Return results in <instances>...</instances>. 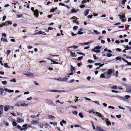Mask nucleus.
<instances>
[{"instance_id":"obj_4","label":"nucleus","mask_w":131,"mask_h":131,"mask_svg":"<svg viewBox=\"0 0 131 131\" xmlns=\"http://www.w3.org/2000/svg\"><path fill=\"white\" fill-rule=\"evenodd\" d=\"M112 72V70L111 69H109L107 72H106L105 73V74H106L107 73V76H106V78L107 79L109 78L110 77V74H111Z\"/></svg>"},{"instance_id":"obj_34","label":"nucleus","mask_w":131,"mask_h":131,"mask_svg":"<svg viewBox=\"0 0 131 131\" xmlns=\"http://www.w3.org/2000/svg\"><path fill=\"white\" fill-rule=\"evenodd\" d=\"M8 63H5L4 64V66L5 67H6L7 68H10V67L7 65Z\"/></svg>"},{"instance_id":"obj_1","label":"nucleus","mask_w":131,"mask_h":131,"mask_svg":"<svg viewBox=\"0 0 131 131\" xmlns=\"http://www.w3.org/2000/svg\"><path fill=\"white\" fill-rule=\"evenodd\" d=\"M4 90L6 92H8L9 93L13 92H14V90H9L7 88H5L4 89L0 88V95H2L4 92Z\"/></svg>"},{"instance_id":"obj_38","label":"nucleus","mask_w":131,"mask_h":131,"mask_svg":"<svg viewBox=\"0 0 131 131\" xmlns=\"http://www.w3.org/2000/svg\"><path fill=\"white\" fill-rule=\"evenodd\" d=\"M78 47V46H72L70 47H69V48H72L73 47L74 49H76Z\"/></svg>"},{"instance_id":"obj_44","label":"nucleus","mask_w":131,"mask_h":131,"mask_svg":"<svg viewBox=\"0 0 131 131\" xmlns=\"http://www.w3.org/2000/svg\"><path fill=\"white\" fill-rule=\"evenodd\" d=\"M122 59L125 63H128V61L127 60H125V59L124 58H122Z\"/></svg>"},{"instance_id":"obj_6","label":"nucleus","mask_w":131,"mask_h":131,"mask_svg":"<svg viewBox=\"0 0 131 131\" xmlns=\"http://www.w3.org/2000/svg\"><path fill=\"white\" fill-rule=\"evenodd\" d=\"M69 76L68 75L67 76H65L64 78H61L59 77V81H64L68 79L69 78Z\"/></svg>"},{"instance_id":"obj_10","label":"nucleus","mask_w":131,"mask_h":131,"mask_svg":"<svg viewBox=\"0 0 131 131\" xmlns=\"http://www.w3.org/2000/svg\"><path fill=\"white\" fill-rule=\"evenodd\" d=\"M21 106L22 107H27L28 106V104L25 103V102H21Z\"/></svg>"},{"instance_id":"obj_20","label":"nucleus","mask_w":131,"mask_h":131,"mask_svg":"<svg viewBox=\"0 0 131 131\" xmlns=\"http://www.w3.org/2000/svg\"><path fill=\"white\" fill-rule=\"evenodd\" d=\"M105 121L106 122V124L107 126H108L110 125H111V123L108 121V119H107L106 121Z\"/></svg>"},{"instance_id":"obj_52","label":"nucleus","mask_w":131,"mask_h":131,"mask_svg":"<svg viewBox=\"0 0 131 131\" xmlns=\"http://www.w3.org/2000/svg\"><path fill=\"white\" fill-rule=\"evenodd\" d=\"M127 1L126 0H123L122 2V4H124Z\"/></svg>"},{"instance_id":"obj_37","label":"nucleus","mask_w":131,"mask_h":131,"mask_svg":"<svg viewBox=\"0 0 131 131\" xmlns=\"http://www.w3.org/2000/svg\"><path fill=\"white\" fill-rule=\"evenodd\" d=\"M95 112H94V110L93 109L90 110L89 112V113H93L94 114H95Z\"/></svg>"},{"instance_id":"obj_19","label":"nucleus","mask_w":131,"mask_h":131,"mask_svg":"<svg viewBox=\"0 0 131 131\" xmlns=\"http://www.w3.org/2000/svg\"><path fill=\"white\" fill-rule=\"evenodd\" d=\"M92 42L90 41L88 42H86L85 43H81L80 44L82 45H87L89 44L90 43H91Z\"/></svg>"},{"instance_id":"obj_14","label":"nucleus","mask_w":131,"mask_h":131,"mask_svg":"<svg viewBox=\"0 0 131 131\" xmlns=\"http://www.w3.org/2000/svg\"><path fill=\"white\" fill-rule=\"evenodd\" d=\"M21 102H19L17 103H16L15 104V106H21Z\"/></svg>"},{"instance_id":"obj_8","label":"nucleus","mask_w":131,"mask_h":131,"mask_svg":"<svg viewBox=\"0 0 131 131\" xmlns=\"http://www.w3.org/2000/svg\"><path fill=\"white\" fill-rule=\"evenodd\" d=\"M34 15L37 17L39 15L38 11L37 9L35 10L34 12Z\"/></svg>"},{"instance_id":"obj_58","label":"nucleus","mask_w":131,"mask_h":131,"mask_svg":"<svg viewBox=\"0 0 131 131\" xmlns=\"http://www.w3.org/2000/svg\"><path fill=\"white\" fill-rule=\"evenodd\" d=\"M116 51L118 52H121V49L119 48H117L116 49Z\"/></svg>"},{"instance_id":"obj_54","label":"nucleus","mask_w":131,"mask_h":131,"mask_svg":"<svg viewBox=\"0 0 131 131\" xmlns=\"http://www.w3.org/2000/svg\"><path fill=\"white\" fill-rule=\"evenodd\" d=\"M6 18V17L5 16V15L3 17L2 21H3L4 20H5Z\"/></svg>"},{"instance_id":"obj_48","label":"nucleus","mask_w":131,"mask_h":131,"mask_svg":"<svg viewBox=\"0 0 131 131\" xmlns=\"http://www.w3.org/2000/svg\"><path fill=\"white\" fill-rule=\"evenodd\" d=\"M117 97L119 98L120 99L124 100V98L122 97H121L119 96H117Z\"/></svg>"},{"instance_id":"obj_22","label":"nucleus","mask_w":131,"mask_h":131,"mask_svg":"<svg viewBox=\"0 0 131 131\" xmlns=\"http://www.w3.org/2000/svg\"><path fill=\"white\" fill-rule=\"evenodd\" d=\"M21 95H18L16 96L15 98L14 99V101H16L21 96Z\"/></svg>"},{"instance_id":"obj_12","label":"nucleus","mask_w":131,"mask_h":131,"mask_svg":"<svg viewBox=\"0 0 131 131\" xmlns=\"http://www.w3.org/2000/svg\"><path fill=\"white\" fill-rule=\"evenodd\" d=\"M1 41H3L4 42H8L7 39L5 38H3L2 37L1 38Z\"/></svg>"},{"instance_id":"obj_23","label":"nucleus","mask_w":131,"mask_h":131,"mask_svg":"<svg viewBox=\"0 0 131 131\" xmlns=\"http://www.w3.org/2000/svg\"><path fill=\"white\" fill-rule=\"evenodd\" d=\"M46 101L47 103H48L50 104H53L52 102L49 100L46 99Z\"/></svg>"},{"instance_id":"obj_18","label":"nucleus","mask_w":131,"mask_h":131,"mask_svg":"<svg viewBox=\"0 0 131 131\" xmlns=\"http://www.w3.org/2000/svg\"><path fill=\"white\" fill-rule=\"evenodd\" d=\"M37 123V120H33L31 122V124L33 125H35Z\"/></svg>"},{"instance_id":"obj_33","label":"nucleus","mask_w":131,"mask_h":131,"mask_svg":"<svg viewBox=\"0 0 131 131\" xmlns=\"http://www.w3.org/2000/svg\"><path fill=\"white\" fill-rule=\"evenodd\" d=\"M57 9V7H55L54 8H53L52 9H51L50 12H54V11L56 10Z\"/></svg>"},{"instance_id":"obj_35","label":"nucleus","mask_w":131,"mask_h":131,"mask_svg":"<svg viewBox=\"0 0 131 131\" xmlns=\"http://www.w3.org/2000/svg\"><path fill=\"white\" fill-rule=\"evenodd\" d=\"M2 83L3 85H5L7 84V81H2Z\"/></svg>"},{"instance_id":"obj_9","label":"nucleus","mask_w":131,"mask_h":131,"mask_svg":"<svg viewBox=\"0 0 131 131\" xmlns=\"http://www.w3.org/2000/svg\"><path fill=\"white\" fill-rule=\"evenodd\" d=\"M11 107L9 105L5 106L4 107V110L5 111H7L8 110L10 109Z\"/></svg>"},{"instance_id":"obj_61","label":"nucleus","mask_w":131,"mask_h":131,"mask_svg":"<svg viewBox=\"0 0 131 131\" xmlns=\"http://www.w3.org/2000/svg\"><path fill=\"white\" fill-rule=\"evenodd\" d=\"M83 33V32H81V31H78L77 33V34H78L81 35Z\"/></svg>"},{"instance_id":"obj_64","label":"nucleus","mask_w":131,"mask_h":131,"mask_svg":"<svg viewBox=\"0 0 131 131\" xmlns=\"http://www.w3.org/2000/svg\"><path fill=\"white\" fill-rule=\"evenodd\" d=\"M87 2L86 0H83L82 2V4H84Z\"/></svg>"},{"instance_id":"obj_59","label":"nucleus","mask_w":131,"mask_h":131,"mask_svg":"<svg viewBox=\"0 0 131 131\" xmlns=\"http://www.w3.org/2000/svg\"><path fill=\"white\" fill-rule=\"evenodd\" d=\"M74 81V79H73L69 81V82L70 83H72V82H73Z\"/></svg>"},{"instance_id":"obj_42","label":"nucleus","mask_w":131,"mask_h":131,"mask_svg":"<svg viewBox=\"0 0 131 131\" xmlns=\"http://www.w3.org/2000/svg\"><path fill=\"white\" fill-rule=\"evenodd\" d=\"M72 113L73 114H74L75 115H77V114L78 112L76 111H74L72 112Z\"/></svg>"},{"instance_id":"obj_28","label":"nucleus","mask_w":131,"mask_h":131,"mask_svg":"<svg viewBox=\"0 0 131 131\" xmlns=\"http://www.w3.org/2000/svg\"><path fill=\"white\" fill-rule=\"evenodd\" d=\"M110 88L112 89H117V87L115 85H113L112 86H110Z\"/></svg>"},{"instance_id":"obj_41","label":"nucleus","mask_w":131,"mask_h":131,"mask_svg":"<svg viewBox=\"0 0 131 131\" xmlns=\"http://www.w3.org/2000/svg\"><path fill=\"white\" fill-rule=\"evenodd\" d=\"M93 102L95 104H97V105H100V104L99 103L98 101H93Z\"/></svg>"},{"instance_id":"obj_24","label":"nucleus","mask_w":131,"mask_h":131,"mask_svg":"<svg viewBox=\"0 0 131 131\" xmlns=\"http://www.w3.org/2000/svg\"><path fill=\"white\" fill-rule=\"evenodd\" d=\"M27 124H25L23 125L22 126L23 128V130H26L27 129Z\"/></svg>"},{"instance_id":"obj_63","label":"nucleus","mask_w":131,"mask_h":131,"mask_svg":"<svg viewBox=\"0 0 131 131\" xmlns=\"http://www.w3.org/2000/svg\"><path fill=\"white\" fill-rule=\"evenodd\" d=\"M29 93V92L27 91V92H26L24 93V94H28Z\"/></svg>"},{"instance_id":"obj_17","label":"nucleus","mask_w":131,"mask_h":131,"mask_svg":"<svg viewBox=\"0 0 131 131\" xmlns=\"http://www.w3.org/2000/svg\"><path fill=\"white\" fill-rule=\"evenodd\" d=\"M126 91L127 92L131 93V88H127L126 89Z\"/></svg>"},{"instance_id":"obj_11","label":"nucleus","mask_w":131,"mask_h":131,"mask_svg":"<svg viewBox=\"0 0 131 131\" xmlns=\"http://www.w3.org/2000/svg\"><path fill=\"white\" fill-rule=\"evenodd\" d=\"M48 118L49 119L53 120L55 119L56 118L52 115H49L48 116Z\"/></svg>"},{"instance_id":"obj_15","label":"nucleus","mask_w":131,"mask_h":131,"mask_svg":"<svg viewBox=\"0 0 131 131\" xmlns=\"http://www.w3.org/2000/svg\"><path fill=\"white\" fill-rule=\"evenodd\" d=\"M17 121L18 122L20 123L24 122V120L23 119H21L19 117L17 118Z\"/></svg>"},{"instance_id":"obj_39","label":"nucleus","mask_w":131,"mask_h":131,"mask_svg":"<svg viewBox=\"0 0 131 131\" xmlns=\"http://www.w3.org/2000/svg\"><path fill=\"white\" fill-rule=\"evenodd\" d=\"M51 61L52 62H53V63H51V64H58V62L55 61H54L53 60H51Z\"/></svg>"},{"instance_id":"obj_47","label":"nucleus","mask_w":131,"mask_h":131,"mask_svg":"<svg viewBox=\"0 0 131 131\" xmlns=\"http://www.w3.org/2000/svg\"><path fill=\"white\" fill-rule=\"evenodd\" d=\"M4 123L5 124V125L6 126H8L9 125V124L7 122L4 121Z\"/></svg>"},{"instance_id":"obj_3","label":"nucleus","mask_w":131,"mask_h":131,"mask_svg":"<svg viewBox=\"0 0 131 131\" xmlns=\"http://www.w3.org/2000/svg\"><path fill=\"white\" fill-rule=\"evenodd\" d=\"M125 13L123 14L122 15H119L118 16L120 18L122 22H124L126 21V20L124 18H125Z\"/></svg>"},{"instance_id":"obj_43","label":"nucleus","mask_w":131,"mask_h":131,"mask_svg":"<svg viewBox=\"0 0 131 131\" xmlns=\"http://www.w3.org/2000/svg\"><path fill=\"white\" fill-rule=\"evenodd\" d=\"M93 31L95 33H96L97 34H99L100 33L99 32H98L97 31V30H94Z\"/></svg>"},{"instance_id":"obj_46","label":"nucleus","mask_w":131,"mask_h":131,"mask_svg":"<svg viewBox=\"0 0 131 131\" xmlns=\"http://www.w3.org/2000/svg\"><path fill=\"white\" fill-rule=\"evenodd\" d=\"M130 97V95H125L124 96L125 98H126V99H127L128 98H129Z\"/></svg>"},{"instance_id":"obj_7","label":"nucleus","mask_w":131,"mask_h":131,"mask_svg":"<svg viewBox=\"0 0 131 131\" xmlns=\"http://www.w3.org/2000/svg\"><path fill=\"white\" fill-rule=\"evenodd\" d=\"M50 91L51 92H66V91L64 90H51Z\"/></svg>"},{"instance_id":"obj_51","label":"nucleus","mask_w":131,"mask_h":131,"mask_svg":"<svg viewBox=\"0 0 131 131\" xmlns=\"http://www.w3.org/2000/svg\"><path fill=\"white\" fill-rule=\"evenodd\" d=\"M108 108H109L112 109H115V108L114 107L111 106H109L108 107Z\"/></svg>"},{"instance_id":"obj_21","label":"nucleus","mask_w":131,"mask_h":131,"mask_svg":"<svg viewBox=\"0 0 131 131\" xmlns=\"http://www.w3.org/2000/svg\"><path fill=\"white\" fill-rule=\"evenodd\" d=\"M90 10L86 9L85 10L84 12V15L85 16H86L88 14V13L89 12V11Z\"/></svg>"},{"instance_id":"obj_50","label":"nucleus","mask_w":131,"mask_h":131,"mask_svg":"<svg viewBox=\"0 0 131 131\" xmlns=\"http://www.w3.org/2000/svg\"><path fill=\"white\" fill-rule=\"evenodd\" d=\"M75 23L78 24H79V22L78 20L76 19H75L73 21Z\"/></svg>"},{"instance_id":"obj_53","label":"nucleus","mask_w":131,"mask_h":131,"mask_svg":"<svg viewBox=\"0 0 131 131\" xmlns=\"http://www.w3.org/2000/svg\"><path fill=\"white\" fill-rule=\"evenodd\" d=\"M78 28V27L77 26H74L73 27V29L74 30H76Z\"/></svg>"},{"instance_id":"obj_55","label":"nucleus","mask_w":131,"mask_h":131,"mask_svg":"<svg viewBox=\"0 0 131 131\" xmlns=\"http://www.w3.org/2000/svg\"><path fill=\"white\" fill-rule=\"evenodd\" d=\"M112 56V54H111L110 53H108L107 54V56L108 57H110L111 56Z\"/></svg>"},{"instance_id":"obj_5","label":"nucleus","mask_w":131,"mask_h":131,"mask_svg":"<svg viewBox=\"0 0 131 131\" xmlns=\"http://www.w3.org/2000/svg\"><path fill=\"white\" fill-rule=\"evenodd\" d=\"M23 74L26 75L27 77H30L32 78L34 77L33 73L31 72H28L27 73H24Z\"/></svg>"},{"instance_id":"obj_60","label":"nucleus","mask_w":131,"mask_h":131,"mask_svg":"<svg viewBox=\"0 0 131 131\" xmlns=\"http://www.w3.org/2000/svg\"><path fill=\"white\" fill-rule=\"evenodd\" d=\"M17 16L18 18H20V17H21L22 16V14H20V15L17 14Z\"/></svg>"},{"instance_id":"obj_30","label":"nucleus","mask_w":131,"mask_h":131,"mask_svg":"<svg viewBox=\"0 0 131 131\" xmlns=\"http://www.w3.org/2000/svg\"><path fill=\"white\" fill-rule=\"evenodd\" d=\"M100 77L101 78H106V77H105L104 74H101L100 75Z\"/></svg>"},{"instance_id":"obj_31","label":"nucleus","mask_w":131,"mask_h":131,"mask_svg":"<svg viewBox=\"0 0 131 131\" xmlns=\"http://www.w3.org/2000/svg\"><path fill=\"white\" fill-rule=\"evenodd\" d=\"M77 10H75L74 8H73L71 10V12L72 13H76L77 12Z\"/></svg>"},{"instance_id":"obj_27","label":"nucleus","mask_w":131,"mask_h":131,"mask_svg":"<svg viewBox=\"0 0 131 131\" xmlns=\"http://www.w3.org/2000/svg\"><path fill=\"white\" fill-rule=\"evenodd\" d=\"M79 115L81 118H83V116L82 113H79Z\"/></svg>"},{"instance_id":"obj_16","label":"nucleus","mask_w":131,"mask_h":131,"mask_svg":"<svg viewBox=\"0 0 131 131\" xmlns=\"http://www.w3.org/2000/svg\"><path fill=\"white\" fill-rule=\"evenodd\" d=\"M96 114H97L98 116L102 118L103 117V116L100 113H99L97 112H96L95 114V115Z\"/></svg>"},{"instance_id":"obj_57","label":"nucleus","mask_w":131,"mask_h":131,"mask_svg":"<svg viewBox=\"0 0 131 131\" xmlns=\"http://www.w3.org/2000/svg\"><path fill=\"white\" fill-rule=\"evenodd\" d=\"M121 58L120 57H118L116 58V60H120L121 59Z\"/></svg>"},{"instance_id":"obj_62","label":"nucleus","mask_w":131,"mask_h":131,"mask_svg":"<svg viewBox=\"0 0 131 131\" xmlns=\"http://www.w3.org/2000/svg\"><path fill=\"white\" fill-rule=\"evenodd\" d=\"M88 62L89 63H91L92 62V61L91 60L89 59L88 60Z\"/></svg>"},{"instance_id":"obj_36","label":"nucleus","mask_w":131,"mask_h":131,"mask_svg":"<svg viewBox=\"0 0 131 131\" xmlns=\"http://www.w3.org/2000/svg\"><path fill=\"white\" fill-rule=\"evenodd\" d=\"M70 53L71 56H72L73 57H74L75 56V53H73L71 52H70Z\"/></svg>"},{"instance_id":"obj_2","label":"nucleus","mask_w":131,"mask_h":131,"mask_svg":"<svg viewBox=\"0 0 131 131\" xmlns=\"http://www.w3.org/2000/svg\"><path fill=\"white\" fill-rule=\"evenodd\" d=\"M101 48V46H96L95 47L94 49H92L91 51L96 53H100V51L98 50L100 49Z\"/></svg>"},{"instance_id":"obj_32","label":"nucleus","mask_w":131,"mask_h":131,"mask_svg":"<svg viewBox=\"0 0 131 131\" xmlns=\"http://www.w3.org/2000/svg\"><path fill=\"white\" fill-rule=\"evenodd\" d=\"M12 124L13 126H15L17 125L16 123L14 121H13L12 122Z\"/></svg>"},{"instance_id":"obj_29","label":"nucleus","mask_w":131,"mask_h":131,"mask_svg":"<svg viewBox=\"0 0 131 131\" xmlns=\"http://www.w3.org/2000/svg\"><path fill=\"white\" fill-rule=\"evenodd\" d=\"M17 127L21 130H23V128L20 126L18 125L17 126Z\"/></svg>"},{"instance_id":"obj_49","label":"nucleus","mask_w":131,"mask_h":131,"mask_svg":"<svg viewBox=\"0 0 131 131\" xmlns=\"http://www.w3.org/2000/svg\"><path fill=\"white\" fill-rule=\"evenodd\" d=\"M83 58V57L82 56H81V57H78V60H80L81 59H82Z\"/></svg>"},{"instance_id":"obj_56","label":"nucleus","mask_w":131,"mask_h":131,"mask_svg":"<svg viewBox=\"0 0 131 131\" xmlns=\"http://www.w3.org/2000/svg\"><path fill=\"white\" fill-rule=\"evenodd\" d=\"M116 117L118 118H119L121 117V115H116Z\"/></svg>"},{"instance_id":"obj_45","label":"nucleus","mask_w":131,"mask_h":131,"mask_svg":"<svg viewBox=\"0 0 131 131\" xmlns=\"http://www.w3.org/2000/svg\"><path fill=\"white\" fill-rule=\"evenodd\" d=\"M122 59L125 63H128V61L127 60H125V59L124 58H122Z\"/></svg>"},{"instance_id":"obj_26","label":"nucleus","mask_w":131,"mask_h":131,"mask_svg":"<svg viewBox=\"0 0 131 131\" xmlns=\"http://www.w3.org/2000/svg\"><path fill=\"white\" fill-rule=\"evenodd\" d=\"M39 34H41L44 35H45L46 34V33L45 32H42L41 31H38Z\"/></svg>"},{"instance_id":"obj_40","label":"nucleus","mask_w":131,"mask_h":131,"mask_svg":"<svg viewBox=\"0 0 131 131\" xmlns=\"http://www.w3.org/2000/svg\"><path fill=\"white\" fill-rule=\"evenodd\" d=\"M10 81L15 82H16V80L15 79V78H14L12 80H10Z\"/></svg>"},{"instance_id":"obj_13","label":"nucleus","mask_w":131,"mask_h":131,"mask_svg":"<svg viewBox=\"0 0 131 131\" xmlns=\"http://www.w3.org/2000/svg\"><path fill=\"white\" fill-rule=\"evenodd\" d=\"M66 123V122L64 120H62V121H61L60 122V124L61 126H63V123L65 124Z\"/></svg>"},{"instance_id":"obj_25","label":"nucleus","mask_w":131,"mask_h":131,"mask_svg":"<svg viewBox=\"0 0 131 131\" xmlns=\"http://www.w3.org/2000/svg\"><path fill=\"white\" fill-rule=\"evenodd\" d=\"M71 72H73L75 70V67L73 66L72 65H71Z\"/></svg>"}]
</instances>
